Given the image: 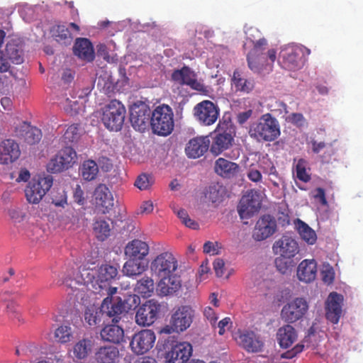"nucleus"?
<instances>
[{"instance_id":"nucleus-1","label":"nucleus","mask_w":363,"mask_h":363,"mask_svg":"<svg viewBox=\"0 0 363 363\" xmlns=\"http://www.w3.org/2000/svg\"><path fill=\"white\" fill-rule=\"evenodd\" d=\"M280 134L279 121L269 113L263 114L257 121L252 123L249 129L250 136L258 142H272Z\"/></svg>"},{"instance_id":"nucleus-2","label":"nucleus","mask_w":363,"mask_h":363,"mask_svg":"<svg viewBox=\"0 0 363 363\" xmlns=\"http://www.w3.org/2000/svg\"><path fill=\"white\" fill-rule=\"evenodd\" d=\"M235 134V127L230 121H220L212 141L210 142V151L214 155H218L230 148Z\"/></svg>"},{"instance_id":"nucleus-3","label":"nucleus","mask_w":363,"mask_h":363,"mask_svg":"<svg viewBox=\"0 0 363 363\" xmlns=\"http://www.w3.org/2000/svg\"><path fill=\"white\" fill-rule=\"evenodd\" d=\"M150 125L153 133L158 135H169L174 130V113L166 104L157 106L152 111Z\"/></svg>"},{"instance_id":"nucleus-4","label":"nucleus","mask_w":363,"mask_h":363,"mask_svg":"<svg viewBox=\"0 0 363 363\" xmlns=\"http://www.w3.org/2000/svg\"><path fill=\"white\" fill-rule=\"evenodd\" d=\"M125 106L118 100H112L104 108L102 122L108 129L118 131L121 129L125 116Z\"/></svg>"},{"instance_id":"nucleus-5","label":"nucleus","mask_w":363,"mask_h":363,"mask_svg":"<svg viewBox=\"0 0 363 363\" xmlns=\"http://www.w3.org/2000/svg\"><path fill=\"white\" fill-rule=\"evenodd\" d=\"M194 316V310L190 306H179L171 316L170 325L164 327L161 332L166 334L184 332L190 327Z\"/></svg>"},{"instance_id":"nucleus-6","label":"nucleus","mask_w":363,"mask_h":363,"mask_svg":"<svg viewBox=\"0 0 363 363\" xmlns=\"http://www.w3.org/2000/svg\"><path fill=\"white\" fill-rule=\"evenodd\" d=\"M52 182V177L50 175L33 178L25 189L27 201L30 203H38L50 189Z\"/></svg>"},{"instance_id":"nucleus-7","label":"nucleus","mask_w":363,"mask_h":363,"mask_svg":"<svg viewBox=\"0 0 363 363\" xmlns=\"http://www.w3.org/2000/svg\"><path fill=\"white\" fill-rule=\"evenodd\" d=\"M194 115L201 125L209 126L214 124L218 120L220 108L211 101L204 100L194 106Z\"/></svg>"},{"instance_id":"nucleus-8","label":"nucleus","mask_w":363,"mask_h":363,"mask_svg":"<svg viewBox=\"0 0 363 363\" xmlns=\"http://www.w3.org/2000/svg\"><path fill=\"white\" fill-rule=\"evenodd\" d=\"M160 303L155 299L146 301L139 306L135 314V322L140 326H150L158 318Z\"/></svg>"},{"instance_id":"nucleus-9","label":"nucleus","mask_w":363,"mask_h":363,"mask_svg":"<svg viewBox=\"0 0 363 363\" xmlns=\"http://www.w3.org/2000/svg\"><path fill=\"white\" fill-rule=\"evenodd\" d=\"M150 269L159 278L174 274L177 269V260L169 252L158 255L151 262Z\"/></svg>"},{"instance_id":"nucleus-10","label":"nucleus","mask_w":363,"mask_h":363,"mask_svg":"<svg viewBox=\"0 0 363 363\" xmlns=\"http://www.w3.org/2000/svg\"><path fill=\"white\" fill-rule=\"evenodd\" d=\"M76 157L75 150L71 147H65L49 161L47 170L54 174L67 169L74 162Z\"/></svg>"},{"instance_id":"nucleus-11","label":"nucleus","mask_w":363,"mask_h":363,"mask_svg":"<svg viewBox=\"0 0 363 363\" xmlns=\"http://www.w3.org/2000/svg\"><path fill=\"white\" fill-rule=\"evenodd\" d=\"M155 340L156 336L154 331L144 329L133 335L130 347L134 354H143L153 347Z\"/></svg>"},{"instance_id":"nucleus-12","label":"nucleus","mask_w":363,"mask_h":363,"mask_svg":"<svg viewBox=\"0 0 363 363\" xmlns=\"http://www.w3.org/2000/svg\"><path fill=\"white\" fill-rule=\"evenodd\" d=\"M261 196L255 190H250L244 194L239 203L238 211L242 219L249 218L261 208Z\"/></svg>"},{"instance_id":"nucleus-13","label":"nucleus","mask_w":363,"mask_h":363,"mask_svg":"<svg viewBox=\"0 0 363 363\" xmlns=\"http://www.w3.org/2000/svg\"><path fill=\"white\" fill-rule=\"evenodd\" d=\"M279 58L281 67L291 71L301 69L306 61L302 49L297 47H288L283 49L280 52Z\"/></svg>"},{"instance_id":"nucleus-14","label":"nucleus","mask_w":363,"mask_h":363,"mask_svg":"<svg viewBox=\"0 0 363 363\" xmlns=\"http://www.w3.org/2000/svg\"><path fill=\"white\" fill-rule=\"evenodd\" d=\"M152 111L145 103L134 104L130 108V121L133 127L140 132L144 131L149 123Z\"/></svg>"},{"instance_id":"nucleus-15","label":"nucleus","mask_w":363,"mask_h":363,"mask_svg":"<svg viewBox=\"0 0 363 363\" xmlns=\"http://www.w3.org/2000/svg\"><path fill=\"white\" fill-rule=\"evenodd\" d=\"M195 72L188 66H184L180 69H175L172 74V79L180 85H187L192 89L201 93L208 91L207 87L196 79Z\"/></svg>"},{"instance_id":"nucleus-16","label":"nucleus","mask_w":363,"mask_h":363,"mask_svg":"<svg viewBox=\"0 0 363 363\" xmlns=\"http://www.w3.org/2000/svg\"><path fill=\"white\" fill-rule=\"evenodd\" d=\"M308 303L303 298H296L285 305L281 310V318L287 323H295L306 314Z\"/></svg>"},{"instance_id":"nucleus-17","label":"nucleus","mask_w":363,"mask_h":363,"mask_svg":"<svg viewBox=\"0 0 363 363\" xmlns=\"http://www.w3.org/2000/svg\"><path fill=\"white\" fill-rule=\"evenodd\" d=\"M192 346L187 342L172 344L165 353L164 363H186L192 355Z\"/></svg>"},{"instance_id":"nucleus-18","label":"nucleus","mask_w":363,"mask_h":363,"mask_svg":"<svg viewBox=\"0 0 363 363\" xmlns=\"http://www.w3.org/2000/svg\"><path fill=\"white\" fill-rule=\"evenodd\" d=\"M100 310L104 318H109L115 323L121 319V315L125 312V304L121 297L111 298L106 297L100 306Z\"/></svg>"},{"instance_id":"nucleus-19","label":"nucleus","mask_w":363,"mask_h":363,"mask_svg":"<svg viewBox=\"0 0 363 363\" xmlns=\"http://www.w3.org/2000/svg\"><path fill=\"white\" fill-rule=\"evenodd\" d=\"M277 230V223L269 215L262 216L256 223L252 238L256 241H262L272 236Z\"/></svg>"},{"instance_id":"nucleus-20","label":"nucleus","mask_w":363,"mask_h":363,"mask_svg":"<svg viewBox=\"0 0 363 363\" xmlns=\"http://www.w3.org/2000/svg\"><path fill=\"white\" fill-rule=\"evenodd\" d=\"M250 40L253 43V48L248 53L247 60L249 68L254 72H257L259 71L262 60L264 59L263 52L266 49L267 41L264 38H259L256 41L252 39Z\"/></svg>"},{"instance_id":"nucleus-21","label":"nucleus","mask_w":363,"mask_h":363,"mask_svg":"<svg viewBox=\"0 0 363 363\" xmlns=\"http://www.w3.org/2000/svg\"><path fill=\"white\" fill-rule=\"evenodd\" d=\"M14 135L29 145L38 143L42 138V133L39 128L25 121L20 122L15 127Z\"/></svg>"},{"instance_id":"nucleus-22","label":"nucleus","mask_w":363,"mask_h":363,"mask_svg":"<svg viewBox=\"0 0 363 363\" xmlns=\"http://www.w3.org/2000/svg\"><path fill=\"white\" fill-rule=\"evenodd\" d=\"M342 302L343 296L337 292L330 293L326 301L325 316L333 324H337L340 320Z\"/></svg>"},{"instance_id":"nucleus-23","label":"nucleus","mask_w":363,"mask_h":363,"mask_svg":"<svg viewBox=\"0 0 363 363\" xmlns=\"http://www.w3.org/2000/svg\"><path fill=\"white\" fill-rule=\"evenodd\" d=\"M272 250L275 255L293 258L298 252V245L292 238L284 235L275 241Z\"/></svg>"},{"instance_id":"nucleus-24","label":"nucleus","mask_w":363,"mask_h":363,"mask_svg":"<svg viewBox=\"0 0 363 363\" xmlns=\"http://www.w3.org/2000/svg\"><path fill=\"white\" fill-rule=\"evenodd\" d=\"M21 150L18 144L11 139L0 143V164H8L18 159Z\"/></svg>"},{"instance_id":"nucleus-25","label":"nucleus","mask_w":363,"mask_h":363,"mask_svg":"<svg viewBox=\"0 0 363 363\" xmlns=\"http://www.w3.org/2000/svg\"><path fill=\"white\" fill-rule=\"evenodd\" d=\"M210 140L208 136L196 137L186 144L185 152L189 158H199L209 148Z\"/></svg>"},{"instance_id":"nucleus-26","label":"nucleus","mask_w":363,"mask_h":363,"mask_svg":"<svg viewBox=\"0 0 363 363\" xmlns=\"http://www.w3.org/2000/svg\"><path fill=\"white\" fill-rule=\"evenodd\" d=\"M240 345L249 352H257L262 350L264 343L259 335L252 331H245L238 337Z\"/></svg>"},{"instance_id":"nucleus-27","label":"nucleus","mask_w":363,"mask_h":363,"mask_svg":"<svg viewBox=\"0 0 363 363\" xmlns=\"http://www.w3.org/2000/svg\"><path fill=\"white\" fill-rule=\"evenodd\" d=\"M96 204L103 208V213L109 212L114 206V199L109 189L105 184H99L94 191Z\"/></svg>"},{"instance_id":"nucleus-28","label":"nucleus","mask_w":363,"mask_h":363,"mask_svg":"<svg viewBox=\"0 0 363 363\" xmlns=\"http://www.w3.org/2000/svg\"><path fill=\"white\" fill-rule=\"evenodd\" d=\"M181 287L179 277L172 274L160 278L157 291L160 296H167L177 291Z\"/></svg>"},{"instance_id":"nucleus-29","label":"nucleus","mask_w":363,"mask_h":363,"mask_svg":"<svg viewBox=\"0 0 363 363\" xmlns=\"http://www.w3.org/2000/svg\"><path fill=\"white\" fill-rule=\"evenodd\" d=\"M150 247L146 242L135 239L129 242L125 248V254L129 258L145 260L149 254Z\"/></svg>"},{"instance_id":"nucleus-30","label":"nucleus","mask_w":363,"mask_h":363,"mask_svg":"<svg viewBox=\"0 0 363 363\" xmlns=\"http://www.w3.org/2000/svg\"><path fill=\"white\" fill-rule=\"evenodd\" d=\"M93 341L90 338H82L75 342L71 350L72 357L77 362L86 360L93 348Z\"/></svg>"},{"instance_id":"nucleus-31","label":"nucleus","mask_w":363,"mask_h":363,"mask_svg":"<svg viewBox=\"0 0 363 363\" xmlns=\"http://www.w3.org/2000/svg\"><path fill=\"white\" fill-rule=\"evenodd\" d=\"M317 263L314 259H304L298 266V279L303 282L309 283L316 277Z\"/></svg>"},{"instance_id":"nucleus-32","label":"nucleus","mask_w":363,"mask_h":363,"mask_svg":"<svg viewBox=\"0 0 363 363\" xmlns=\"http://www.w3.org/2000/svg\"><path fill=\"white\" fill-rule=\"evenodd\" d=\"M73 52L79 58L87 62H91L94 59L92 44L87 38H77L73 48Z\"/></svg>"},{"instance_id":"nucleus-33","label":"nucleus","mask_w":363,"mask_h":363,"mask_svg":"<svg viewBox=\"0 0 363 363\" xmlns=\"http://www.w3.org/2000/svg\"><path fill=\"white\" fill-rule=\"evenodd\" d=\"M77 274V277L74 279L65 278L60 279L57 281L59 285L66 284L67 286L72 289H76L77 285H88L89 283H92L95 279L94 272L87 269H83L82 272Z\"/></svg>"},{"instance_id":"nucleus-34","label":"nucleus","mask_w":363,"mask_h":363,"mask_svg":"<svg viewBox=\"0 0 363 363\" xmlns=\"http://www.w3.org/2000/svg\"><path fill=\"white\" fill-rule=\"evenodd\" d=\"M118 357L119 350L113 345L101 346L94 354L97 363H116Z\"/></svg>"},{"instance_id":"nucleus-35","label":"nucleus","mask_w":363,"mask_h":363,"mask_svg":"<svg viewBox=\"0 0 363 363\" xmlns=\"http://www.w3.org/2000/svg\"><path fill=\"white\" fill-rule=\"evenodd\" d=\"M298 335L291 325H285L278 329L277 340L281 348H289L297 340Z\"/></svg>"},{"instance_id":"nucleus-36","label":"nucleus","mask_w":363,"mask_h":363,"mask_svg":"<svg viewBox=\"0 0 363 363\" xmlns=\"http://www.w3.org/2000/svg\"><path fill=\"white\" fill-rule=\"evenodd\" d=\"M239 165L225 158H218L215 163L216 172L224 178L235 177L239 172Z\"/></svg>"},{"instance_id":"nucleus-37","label":"nucleus","mask_w":363,"mask_h":363,"mask_svg":"<svg viewBox=\"0 0 363 363\" xmlns=\"http://www.w3.org/2000/svg\"><path fill=\"white\" fill-rule=\"evenodd\" d=\"M148 267V263L145 260L130 258L123 267V274L129 277L141 275Z\"/></svg>"},{"instance_id":"nucleus-38","label":"nucleus","mask_w":363,"mask_h":363,"mask_svg":"<svg viewBox=\"0 0 363 363\" xmlns=\"http://www.w3.org/2000/svg\"><path fill=\"white\" fill-rule=\"evenodd\" d=\"M118 274L116 267L108 264H102L98 269L96 282L99 287L103 289L104 286H106V284L109 285V282L115 279Z\"/></svg>"},{"instance_id":"nucleus-39","label":"nucleus","mask_w":363,"mask_h":363,"mask_svg":"<svg viewBox=\"0 0 363 363\" xmlns=\"http://www.w3.org/2000/svg\"><path fill=\"white\" fill-rule=\"evenodd\" d=\"M100 334L102 340L113 343H120L124 337L123 329L116 324L105 326Z\"/></svg>"},{"instance_id":"nucleus-40","label":"nucleus","mask_w":363,"mask_h":363,"mask_svg":"<svg viewBox=\"0 0 363 363\" xmlns=\"http://www.w3.org/2000/svg\"><path fill=\"white\" fill-rule=\"evenodd\" d=\"M50 33L54 40L59 44L69 45L72 42L73 37L68 28L65 25H55L50 29Z\"/></svg>"},{"instance_id":"nucleus-41","label":"nucleus","mask_w":363,"mask_h":363,"mask_svg":"<svg viewBox=\"0 0 363 363\" xmlns=\"http://www.w3.org/2000/svg\"><path fill=\"white\" fill-rule=\"evenodd\" d=\"M232 86L236 91L248 94L254 89L255 82L252 79L243 77L238 70H235L232 77Z\"/></svg>"},{"instance_id":"nucleus-42","label":"nucleus","mask_w":363,"mask_h":363,"mask_svg":"<svg viewBox=\"0 0 363 363\" xmlns=\"http://www.w3.org/2000/svg\"><path fill=\"white\" fill-rule=\"evenodd\" d=\"M9 62L16 65H20L23 62V55L21 46L15 40H11L7 43L5 48V53Z\"/></svg>"},{"instance_id":"nucleus-43","label":"nucleus","mask_w":363,"mask_h":363,"mask_svg":"<svg viewBox=\"0 0 363 363\" xmlns=\"http://www.w3.org/2000/svg\"><path fill=\"white\" fill-rule=\"evenodd\" d=\"M155 289L154 281L151 277L145 276L138 280L135 286V291L144 298L150 297Z\"/></svg>"},{"instance_id":"nucleus-44","label":"nucleus","mask_w":363,"mask_h":363,"mask_svg":"<svg viewBox=\"0 0 363 363\" xmlns=\"http://www.w3.org/2000/svg\"><path fill=\"white\" fill-rule=\"evenodd\" d=\"M261 168L264 174L269 177V180L274 186H279L281 182V177L279 176L273 162L269 158H263Z\"/></svg>"},{"instance_id":"nucleus-45","label":"nucleus","mask_w":363,"mask_h":363,"mask_svg":"<svg viewBox=\"0 0 363 363\" xmlns=\"http://www.w3.org/2000/svg\"><path fill=\"white\" fill-rule=\"evenodd\" d=\"M312 151L318 154L320 152L325 149V152L321 155V160L323 162L329 163L331 160V157L335 154V149L331 144H326L324 142H318L316 140H311Z\"/></svg>"},{"instance_id":"nucleus-46","label":"nucleus","mask_w":363,"mask_h":363,"mask_svg":"<svg viewBox=\"0 0 363 363\" xmlns=\"http://www.w3.org/2000/svg\"><path fill=\"white\" fill-rule=\"evenodd\" d=\"M93 230L98 240L104 241L110 236L111 228L108 221L97 219L93 224Z\"/></svg>"},{"instance_id":"nucleus-47","label":"nucleus","mask_w":363,"mask_h":363,"mask_svg":"<svg viewBox=\"0 0 363 363\" xmlns=\"http://www.w3.org/2000/svg\"><path fill=\"white\" fill-rule=\"evenodd\" d=\"M104 318L100 308L94 306L88 307L84 312V320L90 326L99 325L104 323Z\"/></svg>"},{"instance_id":"nucleus-48","label":"nucleus","mask_w":363,"mask_h":363,"mask_svg":"<svg viewBox=\"0 0 363 363\" xmlns=\"http://www.w3.org/2000/svg\"><path fill=\"white\" fill-rule=\"evenodd\" d=\"M297 230L301 238L308 245H313L317 240L315 232L306 223L298 220Z\"/></svg>"},{"instance_id":"nucleus-49","label":"nucleus","mask_w":363,"mask_h":363,"mask_svg":"<svg viewBox=\"0 0 363 363\" xmlns=\"http://www.w3.org/2000/svg\"><path fill=\"white\" fill-rule=\"evenodd\" d=\"M99 172L97 164L94 160L84 162L82 167V176L86 181L94 180Z\"/></svg>"},{"instance_id":"nucleus-50","label":"nucleus","mask_w":363,"mask_h":363,"mask_svg":"<svg viewBox=\"0 0 363 363\" xmlns=\"http://www.w3.org/2000/svg\"><path fill=\"white\" fill-rule=\"evenodd\" d=\"M274 263L277 270L283 274H287L294 264L292 258L281 255L275 259Z\"/></svg>"},{"instance_id":"nucleus-51","label":"nucleus","mask_w":363,"mask_h":363,"mask_svg":"<svg viewBox=\"0 0 363 363\" xmlns=\"http://www.w3.org/2000/svg\"><path fill=\"white\" fill-rule=\"evenodd\" d=\"M55 337L61 343L69 342L72 337V328L67 325L58 327L55 332Z\"/></svg>"},{"instance_id":"nucleus-52","label":"nucleus","mask_w":363,"mask_h":363,"mask_svg":"<svg viewBox=\"0 0 363 363\" xmlns=\"http://www.w3.org/2000/svg\"><path fill=\"white\" fill-rule=\"evenodd\" d=\"M296 177L303 182H308L311 179V176L306 172V161L303 159H300L296 166Z\"/></svg>"},{"instance_id":"nucleus-53","label":"nucleus","mask_w":363,"mask_h":363,"mask_svg":"<svg viewBox=\"0 0 363 363\" xmlns=\"http://www.w3.org/2000/svg\"><path fill=\"white\" fill-rule=\"evenodd\" d=\"M79 134L78 125L72 124L67 128L63 138L66 143H73L78 139Z\"/></svg>"},{"instance_id":"nucleus-54","label":"nucleus","mask_w":363,"mask_h":363,"mask_svg":"<svg viewBox=\"0 0 363 363\" xmlns=\"http://www.w3.org/2000/svg\"><path fill=\"white\" fill-rule=\"evenodd\" d=\"M8 213L14 223H21L26 216L25 213L19 208H11L9 210Z\"/></svg>"},{"instance_id":"nucleus-55","label":"nucleus","mask_w":363,"mask_h":363,"mask_svg":"<svg viewBox=\"0 0 363 363\" xmlns=\"http://www.w3.org/2000/svg\"><path fill=\"white\" fill-rule=\"evenodd\" d=\"M135 186L140 190L147 189L151 186L149 177L145 174L138 176L135 182Z\"/></svg>"},{"instance_id":"nucleus-56","label":"nucleus","mask_w":363,"mask_h":363,"mask_svg":"<svg viewBox=\"0 0 363 363\" xmlns=\"http://www.w3.org/2000/svg\"><path fill=\"white\" fill-rule=\"evenodd\" d=\"M64 109L67 113L70 116H74L79 113V106L77 101H72L67 99Z\"/></svg>"},{"instance_id":"nucleus-57","label":"nucleus","mask_w":363,"mask_h":363,"mask_svg":"<svg viewBox=\"0 0 363 363\" xmlns=\"http://www.w3.org/2000/svg\"><path fill=\"white\" fill-rule=\"evenodd\" d=\"M18 306L13 301H9L6 303V313L11 318H16L20 321V314L18 313Z\"/></svg>"},{"instance_id":"nucleus-58","label":"nucleus","mask_w":363,"mask_h":363,"mask_svg":"<svg viewBox=\"0 0 363 363\" xmlns=\"http://www.w3.org/2000/svg\"><path fill=\"white\" fill-rule=\"evenodd\" d=\"M288 121L292 124L301 127L306 123V119L302 113H291L289 118Z\"/></svg>"},{"instance_id":"nucleus-59","label":"nucleus","mask_w":363,"mask_h":363,"mask_svg":"<svg viewBox=\"0 0 363 363\" xmlns=\"http://www.w3.org/2000/svg\"><path fill=\"white\" fill-rule=\"evenodd\" d=\"M213 265L216 276L218 277H223L225 272V262L223 259L220 258L216 259L213 263Z\"/></svg>"},{"instance_id":"nucleus-60","label":"nucleus","mask_w":363,"mask_h":363,"mask_svg":"<svg viewBox=\"0 0 363 363\" xmlns=\"http://www.w3.org/2000/svg\"><path fill=\"white\" fill-rule=\"evenodd\" d=\"M304 348V345L301 343H298L295 345L291 350L286 351L282 355L284 358L292 359L298 354L301 353Z\"/></svg>"},{"instance_id":"nucleus-61","label":"nucleus","mask_w":363,"mask_h":363,"mask_svg":"<svg viewBox=\"0 0 363 363\" xmlns=\"http://www.w3.org/2000/svg\"><path fill=\"white\" fill-rule=\"evenodd\" d=\"M313 197L318 200L322 206H327L328 201L325 196V190L321 187L315 189Z\"/></svg>"},{"instance_id":"nucleus-62","label":"nucleus","mask_w":363,"mask_h":363,"mask_svg":"<svg viewBox=\"0 0 363 363\" xmlns=\"http://www.w3.org/2000/svg\"><path fill=\"white\" fill-rule=\"evenodd\" d=\"M73 198L75 202L82 205L84 203V191L79 184H77L74 189Z\"/></svg>"},{"instance_id":"nucleus-63","label":"nucleus","mask_w":363,"mask_h":363,"mask_svg":"<svg viewBox=\"0 0 363 363\" xmlns=\"http://www.w3.org/2000/svg\"><path fill=\"white\" fill-rule=\"evenodd\" d=\"M272 106H274V108H272L271 111H275V112L278 113L279 114L288 113V112H289L288 109H287L288 108L287 105L281 101H279V100L275 101L274 104L272 105Z\"/></svg>"},{"instance_id":"nucleus-64","label":"nucleus","mask_w":363,"mask_h":363,"mask_svg":"<svg viewBox=\"0 0 363 363\" xmlns=\"http://www.w3.org/2000/svg\"><path fill=\"white\" fill-rule=\"evenodd\" d=\"M218 242L214 243L211 241H207L203 245V252L217 255L218 254Z\"/></svg>"}]
</instances>
